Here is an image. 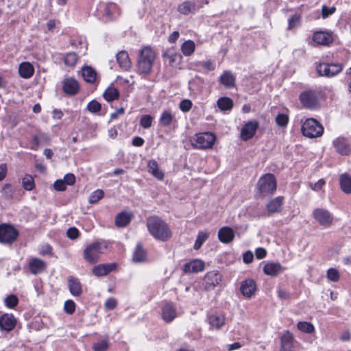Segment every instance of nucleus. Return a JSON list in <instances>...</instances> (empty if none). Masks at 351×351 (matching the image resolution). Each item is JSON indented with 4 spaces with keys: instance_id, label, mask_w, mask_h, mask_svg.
I'll use <instances>...</instances> for the list:
<instances>
[{
    "instance_id": "1",
    "label": "nucleus",
    "mask_w": 351,
    "mask_h": 351,
    "mask_svg": "<svg viewBox=\"0 0 351 351\" xmlns=\"http://www.w3.org/2000/svg\"><path fill=\"white\" fill-rule=\"evenodd\" d=\"M149 232L157 240L166 241L171 237V231L167 223L157 216L147 219Z\"/></svg>"
},
{
    "instance_id": "2",
    "label": "nucleus",
    "mask_w": 351,
    "mask_h": 351,
    "mask_svg": "<svg viewBox=\"0 0 351 351\" xmlns=\"http://www.w3.org/2000/svg\"><path fill=\"white\" fill-rule=\"evenodd\" d=\"M108 247L106 241L101 240L88 245L83 252L84 258L90 263H95L99 261L101 254L105 253Z\"/></svg>"
},
{
    "instance_id": "3",
    "label": "nucleus",
    "mask_w": 351,
    "mask_h": 351,
    "mask_svg": "<svg viewBox=\"0 0 351 351\" xmlns=\"http://www.w3.org/2000/svg\"><path fill=\"white\" fill-rule=\"evenodd\" d=\"M154 60L155 53L150 47H145L142 49L138 61V71L142 74H149L152 71Z\"/></svg>"
},
{
    "instance_id": "4",
    "label": "nucleus",
    "mask_w": 351,
    "mask_h": 351,
    "mask_svg": "<svg viewBox=\"0 0 351 351\" xmlns=\"http://www.w3.org/2000/svg\"><path fill=\"white\" fill-rule=\"evenodd\" d=\"M257 189L262 196L273 194L276 190V180L274 176L271 173L262 176L257 182Z\"/></svg>"
},
{
    "instance_id": "5",
    "label": "nucleus",
    "mask_w": 351,
    "mask_h": 351,
    "mask_svg": "<svg viewBox=\"0 0 351 351\" xmlns=\"http://www.w3.org/2000/svg\"><path fill=\"white\" fill-rule=\"evenodd\" d=\"M302 133L310 138L319 137L323 134L322 125L313 118L307 119L302 125Z\"/></svg>"
},
{
    "instance_id": "6",
    "label": "nucleus",
    "mask_w": 351,
    "mask_h": 351,
    "mask_svg": "<svg viewBox=\"0 0 351 351\" xmlns=\"http://www.w3.org/2000/svg\"><path fill=\"white\" fill-rule=\"evenodd\" d=\"M302 106L309 110L317 109L319 106L318 93L313 89H306L302 91L299 95Z\"/></svg>"
},
{
    "instance_id": "7",
    "label": "nucleus",
    "mask_w": 351,
    "mask_h": 351,
    "mask_svg": "<svg viewBox=\"0 0 351 351\" xmlns=\"http://www.w3.org/2000/svg\"><path fill=\"white\" fill-rule=\"evenodd\" d=\"M317 71L320 76L327 77H334L341 73L343 70V65L338 63H319L316 67Z\"/></svg>"
},
{
    "instance_id": "8",
    "label": "nucleus",
    "mask_w": 351,
    "mask_h": 351,
    "mask_svg": "<svg viewBox=\"0 0 351 351\" xmlns=\"http://www.w3.org/2000/svg\"><path fill=\"white\" fill-rule=\"evenodd\" d=\"M18 231L12 226L6 223L0 225V243L10 244L18 237Z\"/></svg>"
},
{
    "instance_id": "9",
    "label": "nucleus",
    "mask_w": 351,
    "mask_h": 351,
    "mask_svg": "<svg viewBox=\"0 0 351 351\" xmlns=\"http://www.w3.org/2000/svg\"><path fill=\"white\" fill-rule=\"evenodd\" d=\"M215 136L210 132L200 133L196 135L193 145L198 149L211 148L215 141Z\"/></svg>"
},
{
    "instance_id": "10",
    "label": "nucleus",
    "mask_w": 351,
    "mask_h": 351,
    "mask_svg": "<svg viewBox=\"0 0 351 351\" xmlns=\"http://www.w3.org/2000/svg\"><path fill=\"white\" fill-rule=\"evenodd\" d=\"M313 217L315 220L322 226L328 228L333 222V215L325 208H316L313 211Z\"/></svg>"
},
{
    "instance_id": "11",
    "label": "nucleus",
    "mask_w": 351,
    "mask_h": 351,
    "mask_svg": "<svg viewBox=\"0 0 351 351\" xmlns=\"http://www.w3.org/2000/svg\"><path fill=\"white\" fill-rule=\"evenodd\" d=\"M332 145L337 153L342 156H348L351 154V144L349 141L343 137L339 136L332 141Z\"/></svg>"
},
{
    "instance_id": "12",
    "label": "nucleus",
    "mask_w": 351,
    "mask_h": 351,
    "mask_svg": "<svg viewBox=\"0 0 351 351\" xmlns=\"http://www.w3.org/2000/svg\"><path fill=\"white\" fill-rule=\"evenodd\" d=\"M221 281V275L218 271L213 270L208 271L204 278L205 289L207 290L213 289L219 285Z\"/></svg>"
},
{
    "instance_id": "13",
    "label": "nucleus",
    "mask_w": 351,
    "mask_h": 351,
    "mask_svg": "<svg viewBox=\"0 0 351 351\" xmlns=\"http://www.w3.org/2000/svg\"><path fill=\"white\" fill-rule=\"evenodd\" d=\"M257 121H250L246 123L241 130V137L243 141H247L252 138L258 128Z\"/></svg>"
},
{
    "instance_id": "14",
    "label": "nucleus",
    "mask_w": 351,
    "mask_h": 351,
    "mask_svg": "<svg viewBox=\"0 0 351 351\" xmlns=\"http://www.w3.org/2000/svg\"><path fill=\"white\" fill-rule=\"evenodd\" d=\"M162 58L165 62H167L169 65L172 67H176L181 63L182 57L173 49H169L162 53Z\"/></svg>"
},
{
    "instance_id": "15",
    "label": "nucleus",
    "mask_w": 351,
    "mask_h": 351,
    "mask_svg": "<svg viewBox=\"0 0 351 351\" xmlns=\"http://www.w3.org/2000/svg\"><path fill=\"white\" fill-rule=\"evenodd\" d=\"M313 40L319 45L328 46L333 41L330 33L324 31H318L313 34Z\"/></svg>"
},
{
    "instance_id": "16",
    "label": "nucleus",
    "mask_w": 351,
    "mask_h": 351,
    "mask_svg": "<svg viewBox=\"0 0 351 351\" xmlns=\"http://www.w3.org/2000/svg\"><path fill=\"white\" fill-rule=\"evenodd\" d=\"M240 291L241 294L247 298L254 295L256 291V285L254 280L247 279L241 282Z\"/></svg>"
},
{
    "instance_id": "17",
    "label": "nucleus",
    "mask_w": 351,
    "mask_h": 351,
    "mask_svg": "<svg viewBox=\"0 0 351 351\" xmlns=\"http://www.w3.org/2000/svg\"><path fill=\"white\" fill-rule=\"evenodd\" d=\"M16 324L15 317L12 314H3L0 317V330L10 332L14 329Z\"/></svg>"
},
{
    "instance_id": "18",
    "label": "nucleus",
    "mask_w": 351,
    "mask_h": 351,
    "mask_svg": "<svg viewBox=\"0 0 351 351\" xmlns=\"http://www.w3.org/2000/svg\"><path fill=\"white\" fill-rule=\"evenodd\" d=\"M161 311L162 319L166 323L171 322L177 317L176 308L171 303H166Z\"/></svg>"
},
{
    "instance_id": "19",
    "label": "nucleus",
    "mask_w": 351,
    "mask_h": 351,
    "mask_svg": "<svg viewBox=\"0 0 351 351\" xmlns=\"http://www.w3.org/2000/svg\"><path fill=\"white\" fill-rule=\"evenodd\" d=\"M79 84L74 78H66L63 81L62 89L65 94L74 95L79 91Z\"/></svg>"
},
{
    "instance_id": "20",
    "label": "nucleus",
    "mask_w": 351,
    "mask_h": 351,
    "mask_svg": "<svg viewBox=\"0 0 351 351\" xmlns=\"http://www.w3.org/2000/svg\"><path fill=\"white\" fill-rule=\"evenodd\" d=\"M117 264L114 263L109 264H99L93 268V274L96 276H103L108 274L114 270Z\"/></svg>"
},
{
    "instance_id": "21",
    "label": "nucleus",
    "mask_w": 351,
    "mask_h": 351,
    "mask_svg": "<svg viewBox=\"0 0 351 351\" xmlns=\"http://www.w3.org/2000/svg\"><path fill=\"white\" fill-rule=\"evenodd\" d=\"M234 232L232 228L225 226L219 229L218 232V239L223 243H229L234 239Z\"/></svg>"
},
{
    "instance_id": "22",
    "label": "nucleus",
    "mask_w": 351,
    "mask_h": 351,
    "mask_svg": "<svg viewBox=\"0 0 351 351\" xmlns=\"http://www.w3.org/2000/svg\"><path fill=\"white\" fill-rule=\"evenodd\" d=\"M204 263L199 259H195L184 265V271L186 273H197L204 269Z\"/></svg>"
},
{
    "instance_id": "23",
    "label": "nucleus",
    "mask_w": 351,
    "mask_h": 351,
    "mask_svg": "<svg viewBox=\"0 0 351 351\" xmlns=\"http://www.w3.org/2000/svg\"><path fill=\"white\" fill-rule=\"evenodd\" d=\"M34 73V68L29 62H23L19 66V74L21 77L29 79Z\"/></svg>"
},
{
    "instance_id": "24",
    "label": "nucleus",
    "mask_w": 351,
    "mask_h": 351,
    "mask_svg": "<svg viewBox=\"0 0 351 351\" xmlns=\"http://www.w3.org/2000/svg\"><path fill=\"white\" fill-rule=\"evenodd\" d=\"M68 287L72 295L77 297L82 294V289L80 280L73 276H69L68 278Z\"/></svg>"
},
{
    "instance_id": "25",
    "label": "nucleus",
    "mask_w": 351,
    "mask_h": 351,
    "mask_svg": "<svg viewBox=\"0 0 351 351\" xmlns=\"http://www.w3.org/2000/svg\"><path fill=\"white\" fill-rule=\"evenodd\" d=\"M29 268L32 274L42 273L46 268L45 263L38 258H33L29 262Z\"/></svg>"
},
{
    "instance_id": "26",
    "label": "nucleus",
    "mask_w": 351,
    "mask_h": 351,
    "mask_svg": "<svg viewBox=\"0 0 351 351\" xmlns=\"http://www.w3.org/2000/svg\"><path fill=\"white\" fill-rule=\"evenodd\" d=\"M283 271V267L279 263H267L263 267L265 274L276 276Z\"/></svg>"
},
{
    "instance_id": "27",
    "label": "nucleus",
    "mask_w": 351,
    "mask_h": 351,
    "mask_svg": "<svg viewBox=\"0 0 351 351\" xmlns=\"http://www.w3.org/2000/svg\"><path fill=\"white\" fill-rule=\"evenodd\" d=\"M293 335L289 331H287L280 339V351H291L293 346Z\"/></svg>"
},
{
    "instance_id": "28",
    "label": "nucleus",
    "mask_w": 351,
    "mask_h": 351,
    "mask_svg": "<svg viewBox=\"0 0 351 351\" xmlns=\"http://www.w3.org/2000/svg\"><path fill=\"white\" fill-rule=\"evenodd\" d=\"M148 172L152 174L154 178L159 180H162L164 178V173L160 169L158 164L156 160L152 159L147 162Z\"/></svg>"
},
{
    "instance_id": "29",
    "label": "nucleus",
    "mask_w": 351,
    "mask_h": 351,
    "mask_svg": "<svg viewBox=\"0 0 351 351\" xmlns=\"http://www.w3.org/2000/svg\"><path fill=\"white\" fill-rule=\"evenodd\" d=\"M236 77L230 71H225L219 77V82L226 88L235 86Z\"/></svg>"
},
{
    "instance_id": "30",
    "label": "nucleus",
    "mask_w": 351,
    "mask_h": 351,
    "mask_svg": "<svg viewBox=\"0 0 351 351\" xmlns=\"http://www.w3.org/2000/svg\"><path fill=\"white\" fill-rule=\"evenodd\" d=\"M132 214L127 212H121L115 217V225L118 228L127 226L131 221Z\"/></svg>"
},
{
    "instance_id": "31",
    "label": "nucleus",
    "mask_w": 351,
    "mask_h": 351,
    "mask_svg": "<svg viewBox=\"0 0 351 351\" xmlns=\"http://www.w3.org/2000/svg\"><path fill=\"white\" fill-rule=\"evenodd\" d=\"M117 61L119 66L123 70H128L131 66V62L128 53L125 51H121L117 54Z\"/></svg>"
},
{
    "instance_id": "32",
    "label": "nucleus",
    "mask_w": 351,
    "mask_h": 351,
    "mask_svg": "<svg viewBox=\"0 0 351 351\" xmlns=\"http://www.w3.org/2000/svg\"><path fill=\"white\" fill-rule=\"evenodd\" d=\"M283 202V197L278 196L269 201L267 204V209L269 213H278L280 210Z\"/></svg>"
},
{
    "instance_id": "33",
    "label": "nucleus",
    "mask_w": 351,
    "mask_h": 351,
    "mask_svg": "<svg viewBox=\"0 0 351 351\" xmlns=\"http://www.w3.org/2000/svg\"><path fill=\"white\" fill-rule=\"evenodd\" d=\"M341 189L346 194L351 193V176L348 173H343L339 176Z\"/></svg>"
},
{
    "instance_id": "34",
    "label": "nucleus",
    "mask_w": 351,
    "mask_h": 351,
    "mask_svg": "<svg viewBox=\"0 0 351 351\" xmlns=\"http://www.w3.org/2000/svg\"><path fill=\"white\" fill-rule=\"evenodd\" d=\"M119 14V8L114 3H108L105 5V16L106 20H110Z\"/></svg>"
},
{
    "instance_id": "35",
    "label": "nucleus",
    "mask_w": 351,
    "mask_h": 351,
    "mask_svg": "<svg viewBox=\"0 0 351 351\" xmlns=\"http://www.w3.org/2000/svg\"><path fill=\"white\" fill-rule=\"evenodd\" d=\"M217 106L221 111H230L233 108V101L227 97H220L217 100Z\"/></svg>"
},
{
    "instance_id": "36",
    "label": "nucleus",
    "mask_w": 351,
    "mask_h": 351,
    "mask_svg": "<svg viewBox=\"0 0 351 351\" xmlns=\"http://www.w3.org/2000/svg\"><path fill=\"white\" fill-rule=\"evenodd\" d=\"M82 76L86 82L92 84L95 82L97 73L92 67L85 66L82 69Z\"/></svg>"
},
{
    "instance_id": "37",
    "label": "nucleus",
    "mask_w": 351,
    "mask_h": 351,
    "mask_svg": "<svg viewBox=\"0 0 351 351\" xmlns=\"http://www.w3.org/2000/svg\"><path fill=\"white\" fill-rule=\"evenodd\" d=\"M146 258V252L143 248L141 243L136 245L133 254V261L136 263H142Z\"/></svg>"
},
{
    "instance_id": "38",
    "label": "nucleus",
    "mask_w": 351,
    "mask_h": 351,
    "mask_svg": "<svg viewBox=\"0 0 351 351\" xmlns=\"http://www.w3.org/2000/svg\"><path fill=\"white\" fill-rule=\"evenodd\" d=\"M32 141L34 145L31 147V149H36L39 145L49 142V137L47 136V134L43 132H39L38 134L33 136Z\"/></svg>"
},
{
    "instance_id": "39",
    "label": "nucleus",
    "mask_w": 351,
    "mask_h": 351,
    "mask_svg": "<svg viewBox=\"0 0 351 351\" xmlns=\"http://www.w3.org/2000/svg\"><path fill=\"white\" fill-rule=\"evenodd\" d=\"M104 99L108 101L116 100L119 97V90L114 87H108L103 93Z\"/></svg>"
},
{
    "instance_id": "40",
    "label": "nucleus",
    "mask_w": 351,
    "mask_h": 351,
    "mask_svg": "<svg viewBox=\"0 0 351 351\" xmlns=\"http://www.w3.org/2000/svg\"><path fill=\"white\" fill-rule=\"evenodd\" d=\"M195 8V5L191 1H184L178 8V10L180 13L187 15L193 12Z\"/></svg>"
},
{
    "instance_id": "41",
    "label": "nucleus",
    "mask_w": 351,
    "mask_h": 351,
    "mask_svg": "<svg viewBox=\"0 0 351 351\" xmlns=\"http://www.w3.org/2000/svg\"><path fill=\"white\" fill-rule=\"evenodd\" d=\"M195 45L193 41L188 40L182 43L181 46V51L186 56L192 55L195 51Z\"/></svg>"
},
{
    "instance_id": "42",
    "label": "nucleus",
    "mask_w": 351,
    "mask_h": 351,
    "mask_svg": "<svg viewBox=\"0 0 351 351\" xmlns=\"http://www.w3.org/2000/svg\"><path fill=\"white\" fill-rule=\"evenodd\" d=\"M209 323L211 326L219 329L225 324V318L221 315H211L209 317Z\"/></svg>"
},
{
    "instance_id": "43",
    "label": "nucleus",
    "mask_w": 351,
    "mask_h": 351,
    "mask_svg": "<svg viewBox=\"0 0 351 351\" xmlns=\"http://www.w3.org/2000/svg\"><path fill=\"white\" fill-rule=\"evenodd\" d=\"M209 234L208 232L202 231L199 232L193 246L194 249H199L202 244L207 240Z\"/></svg>"
},
{
    "instance_id": "44",
    "label": "nucleus",
    "mask_w": 351,
    "mask_h": 351,
    "mask_svg": "<svg viewBox=\"0 0 351 351\" xmlns=\"http://www.w3.org/2000/svg\"><path fill=\"white\" fill-rule=\"evenodd\" d=\"M297 326L298 330L305 333L311 334L315 330L313 325L306 322H299Z\"/></svg>"
},
{
    "instance_id": "45",
    "label": "nucleus",
    "mask_w": 351,
    "mask_h": 351,
    "mask_svg": "<svg viewBox=\"0 0 351 351\" xmlns=\"http://www.w3.org/2000/svg\"><path fill=\"white\" fill-rule=\"evenodd\" d=\"M104 193L101 189H97L94 191L90 195L88 202L90 204L97 203L99 200H100L104 197Z\"/></svg>"
},
{
    "instance_id": "46",
    "label": "nucleus",
    "mask_w": 351,
    "mask_h": 351,
    "mask_svg": "<svg viewBox=\"0 0 351 351\" xmlns=\"http://www.w3.org/2000/svg\"><path fill=\"white\" fill-rule=\"evenodd\" d=\"M173 120V117L171 114V112L168 111H165L161 114V117L160 118V123L163 126H169Z\"/></svg>"
},
{
    "instance_id": "47",
    "label": "nucleus",
    "mask_w": 351,
    "mask_h": 351,
    "mask_svg": "<svg viewBox=\"0 0 351 351\" xmlns=\"http://www.w3.org/2000/svg\"><path fill=\"white\" fill-rule=\"evenodd\" d=\"M327 278L332 282H337L339 280L340 275L339 271L335 268H330L326 272Z\"/></svg>"
},
{
    "instance_id": "48",
    "label": "nucleus",
    "mask_w": 351,
    "mask_h": 351,
    "mask_svg": "<svg viewBox=\"0 0 351 351\" xmlns=\"http://www.w3.org/2000/svg\"><path fill=\"white\" fill-rule=\"evenodd\" d=\"M77 61V57L75 53H68L64 58V64L67 66H73Z\"/></svg>"
},
{
    "instance_id": "49",
    "label": "nucleus",
    "mask_w": 351,
    "mask_h": 351,
    "mask_svg": "<svg viewBox=\"0 0 351 351\" xmlns=\"http://www.w3.org/2000/svg\"><path fill=\"white\" fill-rule=\"evenodd\" d=\"M23 186L27 191H31L34 186L33 178L29 175H25L22 180Z\"/></svg>"
},
{
    "instance_id": "50",
    "label": "nucleus",
    "mask_w": 351,
    "mask_h": 351,
    "mask_svg": "<svg viewBox=\"0 0 351 351\" xmlns=\"http://www.w3.org/2000/svg\"><path fill=\"white\" fill-rule=\"evenodd\" d=\"M5 304L7 307L13 308L19 303L18 298L15 295H10L5 298Z\"/></svg>"
},
{
    "instance_id": "51",
    "label": "nucleus",
    "mask_w": 351,
    "mask_h": 351,
    "mask_svg": "<svg viewBox=\"0 0 351 351\" xmlns=\"http://www.w3.org/2000/svg\"><path fill=\"white\" fill-rule=\"evenodd\" d=\"M64 311L67 314L71 315L73 314L75 311V302L71 300H68L65 301L64 304Z\"/></svg>"
},
{
    "instance_id": "52",
    "label": "nucleus",
    "mask_w": 351,
    "mask_h": 351,
    "mask_svg": "<svg viewBox=\"0 0 351 351\" xmlns=\"http://www.w3.org/2000/svg\"><path fill=\"white\" fill-rule=\"evenodd\" d=\"M289 122V117L285 114H278L276 117V123L280 127H285Z\"/></svg>"
},
{
    "instance_id": "53",
    "label": "nucleus",
    "mask_w": 351,
    "mask_h": 351,
    "mask_svg": "<svg viewBox=\"0 0 351 351\" xmlns=\"http://www.w3.org/2000/svg\"><path fill=\"white\" fill-rule=\"evenodd\" d=\"M108 348V343L106 340H102L95 343L93 346L94 351H106Z\"/></svg>"
},
{
    "instance_id": "54",
    "label": "nucleus",
    "mask_w": 351,
    "mask_h": 351,
    "mask_svg": "<svg viewBox=\"0 0 351 351\" xmlns=\"http://www.w3.org/2000/svg\"><path fill=\"white\" fill-rule=\"evenodd\" d=\"M101 104L95 100H92L87 105V109L93 113L99 112L101 110Z\"/></svg>"
},
{
    "instance_id": "55",
    "label": "nucleus",
    "mask_w": 351,
    "mask_h": 351,
    "mask_svg": "<svg viewBox=\"0 0 351 351\" xmlns=\"http://www.w3.org/2000/svg\"><path fill=\"white\" fill-rule=\"evenodd\" d=\"M152 117L150 115H143L141 118L140 124L141 125L145 128L147 129L152 126Z\"/></svg>"
},
{
    "instance_id": "56",
    "label": "nucleus",
    "mask_w": 351,
    "mask_h": 351,
    "mask_svg": "<svg viewBox=\"0 0 351 351\" xmlns=\"http://www.w3.org/2000/svg\"><path fill=\"white\" fill-rule=\"evenodd\" d=\"M192 106V101L186 99L182 100L179 105L180 109L184 112H189L191 109Z\"/></svg>"
},
{
    "instance_id": "57",
    "label": "nucleus",
    "mask_w": 351,
    "mask_h": 351,
    "mask_svg": "<svg viewBox=\"0 0 351 351\" xmlns=\"http://www.w3.org/2000/svg\"><path fill=\"white\" fill-rule=\"evenodd\" d=\"M3 195L5 199H11L13 195L12 187L10 184H6L2 189Z\"/></svg>"
},
{
    "instance_id": "58",
    "label": "nucleus",
    "mask_w": 351,
    "mask_h": 351,
    "mask_svg": "<svg viewBox=\"0 0 351 351\" xmlns=\"http://www.w3.org/2000/svg\"><path fill=\"white\" fill-rule=\"evenodd\" d=\"M53 189L57 191H64L66 189V185L62 179H59L54 182Z\"/></svg>"
},
{
    "instance_id": "59",
    "label": "nucleus",
    "mask_w": 351,
    "mask_h": 351,
    "mask_svg": "<svg viewBox=\"0 0 351 351\" xmlns=\"http://www.w3.org/2000/svg\"><path fill=\"white\" fill-rule=\"evenodd\" d=\"M336 10L335 7L328 8L326 5H323L322 8V16L324 19L328 17L332 14Z\"/></svg>"
},
{
    "instance_id": "60",
    "label": "nucleus",
    "mask_w": 351,
    "mask_h": 351,
    "mask_svg": "<svg viewBox=\"0 0 351 351\" xmlns=\"http://www.w3.org/2000/svg\"><path fill=\"white\" fill-rule=\"evenodd\" d=\"M289 22V26L288 29H291L294 27H295L298 24L300 23V16L297 14L293 15L288 21Z\"/></svg>"
},
{
    "instance_id": "61",
    "label": "nucleus",
    "mask_w": 351,
    "mask_h": 351,
    "mask_svg": "<svg viewBox=\"0 0 351 351\" xmlns=\"http://www.w3.org/2000/svg\"><path fill=\"white\" fill-rule=\"evenodd\" d=\"M199 64L202 67H204L207 71H214L215 69V65L214 62L210 60L200 62Z\"/></svg>"
},
{
    "instance_id": "62",
    "label": "nucleus",
    "mask_w": 351,
    "mask_h": 351,
    "mask_svg": "<svg viewBox=\"0 0 351 351\" xmlns=\"http://www.w3.org/2000/svg\"><path fill=\"white\" fill-rule=\"evenodd\" d=\"M79 230L75 227L70 228L66 231V236L71 239H77L79 237Z\"/></svg>"
},
{
    "instance_id": "63",
    "label": "nucleus",
    "mask_w": 351,
    "mask_h": 351,
    "mask_svg": "<svg viewBox=\"0 0 351 351\" xmlns=\"http://www.w3.org/2000/svg\"><path fill=\"white\" fill-rule=\"evenodd\" d=\"M66 185L72 186L75 182V176L74 174L69 173H66L62 179Z\"/></svg>"
},
{
    "instance_id": "64",
    "label": "nucleus",
    "mask_w": 351,
    "mask_h": 351,
    "mask_svg": "<svg viewBox=\"0 0 351 351\" xmlns=\"http://www.w3.org/2000/svg\"><path fill=\"white\" fill-rule=\"evenodd\" d=\"M39 253L41 255H51L52 254V247L49 244L43 245L40 247L39 250Z\"/></svg>"
}]
</instances>
